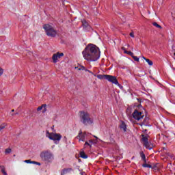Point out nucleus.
Returning a JSON list of instances; mask_svg holds the SVG:
<instances>
[{"instance_id": "7ed1b4c3", "label": "nucleus", "mask_w": 175, "mask_h": 175, "mask_svg": "<svg viewBox=\"0 0 175 175\" xmlns=\"http://www.w3.org/2000/svg\"><path fill=\"white\" fill-rule=\"evenodd\" d=\"M46 137H48L49 140H53L55 144H58L61 139H62V135L57 133H50L49 131H46Z\"/></svg>"}, {"instance_id": "423d86ee", "label": "nucleus", "mask_w": 175, "mask_h": 175, "mask_svg": "<svg viewBox=\"0 0 175 175\" xmlns=\"http://www.w3.org/2000/svg\"><path fill=\"white\" fill-rule=\"evenodd\" d=\"M144 117V114L140 111L135 110L133 113V118L137 120V121H140Z\"/></svg>"}, {"instance_id": "c756f323", "label": "nucleus", "mask_w": 175, "mask_h": 175, "mask_svg": "<svg viewBox=\"0 0 175 175\" xmlns=\"http://www.w3.org/2000/svg\"><path fill=\"white\" fill-rule=\"evenodd\" d=\"M86 72H88L89 73H90L91 75H92L93 76H96V75L94 74V72H92V71H90V70H85Z\"/></svg>"}, {"instance_id": "f704fd0d", "label": "nucleus", "mask_w": 175, "mask_h": 175, "mask_svg": "<svg viewBox=\"0 0 175 175\" xmlns=\"http://www.w3.org/2000/svg\"><path fill=\"white\" fill-rule=\"evenodd\" d=\"M36 165H38V166H40L41 164H40V163H39V162H36Z\"/></svg>"}, {"instance_id": "6e6552de", "label": "nucleus", "mask_w": 175, "mask_h": 175, "mask_svg": "<svg viewBox=\"0 0 175 175\" xmlns=\"http://www.w3.org/2000/svg\"><path fill=\"white\" fill-rule=\"evenodd\" d=\"M105 79L113 84H116V85L118 84L117 78L113 75H105Z\"/></svg>"}, {"instance_id": "f257e3e1", "label": "nucleus", "mask_w": 175, "mask_h": 175, "mask_svg": "<svg viewBox=\"0 0 175 175\" xmlns=\"http://www.w3.org/2000/svg\"><path fill=\"white\" fill-rule=\"evenodd\" d=\"M84 59L89 62H95L100 58V51L96 45L89 44L82 52Z\"/></svg>"}, {"instance_id": "9b49d317", "label": "nucleus", "mask_w": 175, "mask_h": 175, "mask_svg": "<svg viewBox=\"0 0 175 175\" xmlns=\"http://www.w3.org/2000/svg\"><path fill=\"white\" fill-rule=\"evenodd\" d=\"M149 137H150V136H148V135H142V142L144 143V145L148 143Z\"/></svg>"}, {"instance_id": "c85d7f7f", "label": "nucleus", "mask_w": 175, "mask_h": 175, "mask_svg": "<svg viewBox=\"0 0 175 175\" xmlns=\"http://www.w3.org/2000/svg\"><path fill=\"white\" fill-rule=\"evenodd\" d=\"M3 75V68L0 67V76H2Z\"/></svg>"}, {"instance_id": "ddd939ff", "label": "nucleus", "mask_w": 175, "mask_h": 175, "mask_svg": "<svg viewBox=\"0 0 175 175\" xmlns=\"http://www.w3.org/2000/svg\"><path fill=\"white\" fill-rule=\"evenodd\" d=\"M82 24L83 25L84 29H87V28H88V29H91V26H90L85 21H83Z\"/></svg>"}, {"instance_id": "1a4fd4ad", "label": "nucleus", "mask_w": 175, "mask_h": 175, "mask_svg": "<svg viewBox=\"0 0 175 175\" xmlns=\"http://www.w3.org/2000/svg\"><path fill=\"white\" fill-rule=\"evenodd\" d=\"M62 57H64V53L57 52V53H54L52 57L53 63L57 64V62H58V59H60Z\"/></svg>"}, {"instance_id": "393cba45", "label": "nucleus", "mask_w": 175, "mask_h": 175, "mask_svg": "<svg viewBox=\"0 0 175 175\" xmlns=\"http://www.w3.org/2000/svg\"><path fill=\"white\" fill-rule=\"evenodd\" d=\"M125 54H129V55H131V57H133V53L131 52V51H124Z\"/></svg>"}, {"instance_id": "39448f33", "label": "nucleus", "mask_w": 175, "mask_h": 175, "mask_svg": "<svg viewBox=\"0 0 175 175\" xmlns=\"http://www.w3.org/2000/svg\"><path fill=\"white\" fill-rule=\"evenodd\" d=\"M43 28L47 35L51 38H55L57 36V30L54 29L52 25L46 24L43 25Z\"/></svg>"}, {"instance_id": "5701e85b", "label": "nucleus", "mask_w": 175, "mask_h": 175, "mask_svg": "<svg viewBox=\"0 0 175 175\" xmlns=\"http://www.w3.org/2000/svg\"><path fill=\"white\" fill-rule=\"evenodd\" d=\"M121 128H122V129H123V131L124 132L126 131V126H125V123H124V122L122 123Z\"/></svg>"}, {"instance_id": "412c9836", "label": "nucleus", "mask_w": 175, "mask_h": 175, "mask_svg": "<svg viewBox=\"0 0 175 175\" xmlns=\"http://www.w3.org/2000/svg\"><path fill=\"white\" fill-rule=\"evenodd\" d=\"M152 25L154 27H156V28H159V29H162V26L157 24L156 22L153 23Z\"/></svg>"}, {"instance_id": "4be33fe9", "label": "nucleus", "mask_w": 175, "mask_h": 175, "mask_svg": "<svg viewBox=\"0 0 175 175\" xmlns=\"http://www.w3.org/2000/svg\"><path fill=\"white\" fill-rule=\"evenodd\" d=\"M140 156L142 159H143V161H144V162H146V154H144V153L143 152H142L140 153Z\"/></svg>"}, {"instance_id": "473e14b6", "label": "nucleus", "mask_w": 175, "mask_h": 175, "mask_svg": "<svg viewBox=\"0 0 175 175\" xmlns=\"http://www.w3.org/2000/svg\"><path fill=\"white\" fill-rule=\"evenodd\" d=\"M25 163H31V160H25L24 161Z\"/></svg>"}, {"instance_id": "c9c22d12", "label": "nucleus", "mask_w": 175, "mask_h": 175, "mask_svg": "<svg viewBox=\"0 0 175 175\" xmlns=\"http://www.w3.org/2000/svg\"><path fill=\"white\" fill-rule=\"evenodd\" d=\"M12 111H14V109H12Z\"/></svg>"}, {"instance_id": "0eeeda50", "label": "nucleus", "mask_w": 175, "mask_h": 175, "mask_svg": "<svg viewBox=\"0 0 175 175\" xmlns=\"http://www.w3.org/2000/svg\"><path fill=\"white\" fill-rule=\"evenodd\" d=\"M87 137V133L83 132L81 131H79L78 135L76 137V139L79 140V142H85V137Z\"/></svg>"}, {"instance_id": "f03ea898", "label": "nucleus", "mask_w": 175, "mask_h": 175, "mask_svg": "<svg viewBox=\"0 0 175 175\" xmlns=\"http://www.w3.org/2000/svg\"><path fill=\"white\" fill-rule=\"evenodd\" d=\"M81 122L84 124V125H91L94 124V119L90 117V113L85 111H81L79 112Z\"/></svg>"}, {"instance_id": "9d476101", "label": "nucleus", "mask_w": 175, "mask_h": 175, "mask_svg": "<svg viewBox=\"0 0 175 175\" xmlns=\"http://www.w3.org/2000/svg\"><path fill=\"white\" fill-rule=\"evenodd\" d=\"M92 148V139H89L88 141H85L83 148Z\"/></svg>"}, {"instance_id": "e433bc0d", "label": "nucleus", "mask_w": 175, "mask_h": 175, "mask_svg": "<svg viewBox=\"0 0 175 175\" xmlns=\"http://www.w3.org/2000/svg\"><path fill=\"white\" fill-rule=\"evenodd\" d=\"M174 55H175V53H174Z\"/></svg>"}, {"instance_id": "2f4dec72", "label": "nucleus", "mask_w": 175, "mask_h": 175, "mask_svg": "<svg viewBox=\"0 0 175 175\" xmlns=\"http://www.w3.org/2000/svg\"><path fill=\"white\" fill-rule=\"evenodd\" d=\"M84 66H81V68H78V70H85Z\"/></svg>"}, {"instance_id": "b1692460", "label": "nucleus", "mask_w": 175, "mask_h": 175, "mask_svg": "<svg viewBox=\"0 0 175 175\" xmlns=\"http://www.w3.org/2000/svg\"><path fill=\"white\" fill-rule=\"evenodd\" d=\"M6 127V124L3 123L0 126V131H2V129H5Z\"/></svg>"}, {"instance_id": "4468645a", "label": "nucleus", "mask_w": 175, "mask_h": 175, "mask_svg": "<svg viewBox=\"0 0 175 175\" xmlns=\"http://www.w3.org/2000/svg\"><path fill=\"white\" fill-rule=\"evenodd\" d=\"M0 169L3 175H8V172H6V167H5V166L1 165Z\"/></svg>"}, {"instance_id": "cd10ccee", "label": "nucleus", "mask_w": 175, "mask_h": 175, "mask_svg": "<svg viewBox=\"0 0 175 175\" xmlns=\"http://www.w3.org/2000/svg\"><path fill=\"white\" fill-rule=\"evenodd\" d=\"M5 154H10V152H12V149L7 148V149H5Z\"/></svg>"}, {"instance_id": "6ab92c4d", "label": "nucleus", "mask_w": 175, "mask_h": 175, "mask_svg": "<svg viewBox=\"0 0 175 175\" xmlns=\"http://www.w3.org/2000/svg\"><path fill=\"white\" fill-rule=\"evenodd\" d=\"M42 109H44V111L46 110V105H42V106L38 107L37 111H40Z\"/></svg>"}, {"instance_id": "f3484780", "label": "nucleus", "mask_w": 175, "mask_h": 175, "mask_svg": "<svg viewBox=\"0 0 175 175\" xmlns=\"http://www.w3.org/2000/svg\"><path fill=\"white\" fill-rule=\"evenodd\" d=\"M142 58L145 59V61L147 62V64H148V65H150V66H152V65H153L152 61H151L149 59H147L144 57H142Z\"/></svg>"}, {"instance_id": "20e7f679", "label": "nucleus", "mask_w": 175, "mask_h": 175, "mask_svg": "<svg viewBox=\"0 0 175 175\" xmlns=\"http://www.w3.org/2000/svg\"><path fill=\"white\" fill-rule=\"evenodd\" d=\"M40 157L42 161L50 163L54 161V155L50 151L42 152Z\"/></svg>"}, {"instance_id": "aec40b11", "label": "nucleus", "mask_w": 175, "mask_h": 175, "mask_svg": "<svg viewBox=\"0 0 175 175\" xmlns=\"http://www.w3.org/2000/svg\"><path fill=\"white\" fill-rule=\"evenodd\" d=\"M105 76L106 75H96L94 77H96L97 79H99L100 80H103V79H105Z\"/></svg>"}, {"instance_id": "f8f14e48", "label": "nucleus", "mask_w": 175, "mask_h": 175, "mask_svg": "<svg viewBox=\"0 0 175 175\" xmlns=\"http://www.w3.org/2000/svg\"><path fill=\"white\" fill-rule=\"evenodd\" d=\"M144 147H146V148H147L148 150H152V148L154 147V145H152V144L151 143H146L144 144Z\"/></svg>"}, {"instance_id": "a211bd4d", "label": "nucleus", "mask_w": 175, "mask_h": 175, "mask_svg": "<svg viewBox=\"0 0 175 175\" xmlns=\"http://www.w3.org/2000/svg\"><path fill=\"white\" fill-rule=\"evenodd\" d=\"M80 157H81V158H83V159H87V158H88V157L87 156V154H85L84 151H81L80 152Z\"/></svg>"}, {"instance_id": "7c9ffc66", "label": "nucleus", "mask_w": 175, "mask_h": 175, "mask_svg": "<svg viewBox=\"0 0 175 175\" xmlns=\"http://www.w3.org/2000/svg\"><path fill=\"white\" fill-rule=\"evenodd\" d=\"M131 38H135V33L133 32L130 33Z\"/></svg>"}, {"instance_id": "2eb2a0df", "label": "nucleus", "mask_w": 175, "mask_h": 175, "mask_svg": "<svg viewBox=\"0 0 175 175\" xmlns=\"http://www.w3.org/2000/svg\"><path fill=\"white\" fill-rule=\"evenodd\" d=\"M94 137H95L96 139H92V144H98V140H100V142H103L96 136H94Z\"/></svg>"}, {"instance_id": "dca6fc26", "label": "nucleus", "mask_w": 175, "mask_h": 175, "mask_svg": "<svg viewBox=\"0 0 175 175\" xmlns=\"http://www.w3.org/2000/svg\"><path fill=\"white\" fill-rule=\"evenodd\" d=\"M70 170H72L69 169V168L64 169L63 170H62L61 174L62 175L67 174V173H69V172H70Z\"/></svg>"}, {"instance_id": "a878e982", "label": "nucleus", "mask_w": 175, "mask_h": 175, "mask_svg": "<svg viewBox=\"0 0 175 175\" xmlns=\"http://www.w3.org/2000/svg\"><path fill=\"white\" fill-rule=\"evenodd\" d=\"M142 166H143V167H149V168L152 167L151 166V165H149V164H147V163L143 164Z\"/></svg>"}, {"instance_id": "bb28decb", "label": "nucleus", "mask_w": 175, "mask_h": 175, "mask_svg": "<svg viewBox=\"0 0 175 175\" xmlns=\"http://www.w3.org/2000/svg\"><path fill=\"white\" fill-rule=\"evenodd\" d=\"M132 57H133L134 61H136L137 62H139V57H137V56H134L133 55Z\"/></svg>"}, {"instance_id": "72a5a7b5", "label": "nucleus", "mask_w": 175, "mask_h": 175, "mask_svg": "<svg viewBox=\"0 0 175 175\" xmlns=\"http://www.w3.org/2000/svg\"><path fill=\"white\" fill-rule=\"evenodd\" d=\"M31 164H33V165H36V161H31Z\"/></svg>"}]
</instances>
